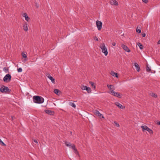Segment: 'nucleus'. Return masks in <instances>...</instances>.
I'll return each instance as SVG.
<instances>
[{"mask_svg": "<svg viewBox=\"0 0 160 160\" xmlns=\"http://www.w3.org/2000/svg\"><path fill=\"white\" fill-rule=\"evenodd\" d=\"M65 144L67 146L71 148L72 147L73 145V144H71L70 142H65Z\"/></svg>", "mask_w": 160, "mask_h": 160, "instance_id": "nucleus-16", "label": "nucleus"}, {"mask_svg": "<svg viewBox=\"0 0 160 160\" xmlns=\"http://www.w3.org/2000/svg\"><path fill=\"white\" fill-rule=\"evenodd\" d=\"M48 77V78H49L51 81L54 84L55 83V79L51 76L50 75H49Z\"/></svg>", "mask_w": 160, "mask_h": 160, "instance_id": "nucleus-14", "label": "nucleus"}, {"mask_svg": "<svg viewBox=\"0 0 160 160\" xmlns=\"http://www.w3.org/2000/svg\"><path fill=\"white\" fill-rule=\"evenodd\" d=\"M110 3L112 5L117 6L118 5V2L115 0H111L110 1Z\"/></svg>", "mask_w": 160, "mask_h": 160, "instance_id": "nucleus-8", "label": "nucleus"}, {"mask_svg": "<svg viewBox=\"0 0 160 160\" xmlns=\"http://www.w3.org/2000/svg\"><path fill=\"white\" fill-rule=\"evenodd\" d=\"M23 28L25 31H27L28 30V24L27 23H24L23 25Z\"/></svg>", "mask_w": 160, "mask_h": 160, "instance_id": "nucleus-15", "label": "nucleus"}, {"mask_svg": "<svg viewBox=\"0 0 160 160\" xmlns=\"http://www.w3.org/2000/svg\"><path fill=\"white\" fill-rule=\"evenodd\" d=\"M138 45L141 49H142L143 48V46L141 43H138Z\"/></svg>", "mask_w": 160, "mask_h": 160, "instance_id": "nucleus-25", "label": "nucleus"}, {"mask_svg": "<svg viewBox=\"0 0 160 160\" xmlns=\"http://www.w3.org/2000/svg\"><path fill=\"white\" fill-rule=\"evenodd\" d=\"M39 6V3H38L37 2H35V6L36 7L38 8Z\"/></svg>", "mask_w": 160, "mask_h": 160, "instance_id": "nucleus-37", "label": "nucleus"}, {"mask_svg": "<svg viewBox=\"0 0 160 160\" xmlns=\"http://www.w3.org/2000/svg\"><path fill=\"white\" fill-rule=\"evenodd\" d=\"M158 125H160V122L159 121V122H158Z\"/></svg>", "mask_w": 160, "mask_h": 160, "instance_id": "nucleus-44", "label": "nucleus"}, {"mask_svg": "<svg viewBox=\"0 0 160 160\" xmlns=\"http://www.w3.org/2000/svg\"><path fill=\"white\" fill-rule=\"evenodd\" d=\"M0 91L2 93H10L11 90L8 87L1 85H0Z\"/></svg>", "mask_w": 160, "mask_h": 160, "instance_id": "nucleus-2", "label": "nucleus"}, {"mask_svg": "<svg viewBox=\"0 0 160 160\" xmlns=\"http://www.w3.org/2000/svg\"><path fill=\"white\" fill-rule=\"evenodd\" d=\"M33 141H34V142H35L36 144H37V143H38V142L37 140H35V139L34 140H33Z\"/></svg>", "mask_w": 160, "mask_h": 160, "instance_id": "nucleus-38", "label": "nucleus"}, {"mask_svg": "<svg viewBox=\"0 0 160 160\" xmlns=\"http://www.w3.org/2000/svg\"><path fill=\"white\" fill-rule=\"evenodd\" d=\"M112 45L113 46H115V45H116V43L115 42H113L112 43Z\"/></svg>", "mask_w": 160, "mask_h": 160, "instance_id": "nucleus-41", "label": "nucleus"}, {"mask_svg": "<svg viewBox=\"0 0 160 160\" xmlns=\"http://www.w3.org/2000/svg\"><path fill=\"white\" fill-rule=\"evenodd\" d=\"M96 24L98 29L100 30L102 28V22L101 21H97L96 22Z\"/></svg>", "mask_w": 160, "mask_h": 160, "instance_id": "nucleus-6", "label": "nucleus"}, {"mask_svg": "<svg viewBox=\"0 0 160 160\" xmlns=\"http://www.w3.org/2000/svg\"><path fill=\"white\" fill-rule=\"evenodd\" d=\"M150 95L151 96L154 97V98H157V95L156 94L153 93H150Z\"/></svg>", "mask_w": 160, "mask_h": 160, "instance_id": "nucleus-24", "label": "nucleus"}, {"mask_svg": "<svg viewBox=\"0 0 160 160\" xmlns=\"http://www.w3.org/2000/svg\"><path fill=\"white\" fill-rule=\"evenodd\" d=\"M107 86L108 88H109V89L110 90V91H111L112 90V88H111V87L112 86V85L108 84V85H107Z\"/></svg>", "mask_w": 160, "mask_h": 160, "instance_id": "nucleus-30", "label": "nucleus"}, {"mask_svg": "<svg viewBox=\"0 0 160 160\" xmlns=\"http://www.w3.org/2000/svg\"><path fill=\"white\" fill-rule=\"evenodd\" d=\"M45 112L46 113L50 115H53L54 113V112L52 111L49 110H45Z\"/></svg>", "mask_w": 160, "mask_h": 160, "instance_id": "nucleus-11", "label": "nucleus"}, {"mask_svg": "<svg viewBox=\"0 0 160 160\" xmlns=\"http://www.w3.org/2000/svg\"><path fill=\"white\" fill-rule=\"evenodd\" d=\"M0 144L3 146H6V145L0 139Z\"/></svg>", "mask_w": 160, "mask_h": 160, "instance_id": "nucleus-28", "label": "nucleus"}, {"mask_svg": "<svg viewBox=\"0 0 160 160\" xmlns=\"http://www.w3.org/2000/svg\"><path fill=\"white\" fill-rule=\"evenodd\" d=\"M71 134H72V132H71Z\"/></svg>", "mask_w": 160, "mask_h": 160, "instance_id": "nucleus-46", "label": "nucleus"}, {"mask_svg": "<svg viewBox=\"0 0 160 160\" xmlns=\"http://www.w3.org/2000/svg\"><path fill=\"white\" fill-rule=\"evenodd\" d=\"M146 70L148 72H149L151 70V69L149 67H148V66H147V67Z\"/></svg>", "mask_w": 160, "mask_h": 160, "instance_id": "nucleus-31", "label": "nucleus"}, {"mask_svg": "<svg viewBox=\"0 0 160 160\" xmlns=\"http://www.w3.org/2000/svg\"><path fill=\"white\" fill-rule=\"evenodd\" d=\"M96 40L98 41V38H97V39H96Z\"/></svg>", "mask_w": 160, "mask_h": 160, "instance_id": "nucleus-45", "label": "nucleus"}, {"mask_svg": "<svg viewBox=\"0 0 160 160\" xmlns=\"http://www.w3.org/2000/svg\"><path fill=\"white\" fill-rule=\"evenodd\" d=\"M22 15L23 17L25 18V20L27 22H28L30 19V18L28 16L27 14L26 13H23Z\"/></svg>", "mask_w": 160, "mask_h": 160, "instance_id": "nucleus-12", "label": "nucleus"}, {"mask_svg": "<svg viewBox=\"0 0 160 160\" xmlns=\"http://www.w3.org/2000/svg\"><path fill=\"white\" fill-rule=\"evenodd\" d=\"M22 57L24 58V61H23V62L24 63L27 61V55L24 53V52H22Z\"/></svg>", "mask_w": 160, "mask_h": 160, "instance_id": "nucleus-13", "label": "nucleus"}, {"mask_svg": "<svg viewBox=\"0 0 160 160\" xmlns=\"http://www.w3.org/2000/svg\"><path fill=\"white\" fill-rule=\"evenodd\" d=\"M142 0V1L145 3H147L148 1L147 0Z\"/></svg>", "mask_w": 160, "mask_h": 160, "instance_id": "nucleus-40", "label": "nucleus"}, {"mask_svg": "<svg viewBox=\"0 0 160 160\" xmlns=\"http://www.w3.org/2000/svg\"><path fill=\"white\" fill-rule=\"evenodd\" d=\"M85 90L87 91L88 93H91L92 91L91 88H90L89 87L87 86L86 87V89H85Z\"/></svg>", "mask_w": 160, "mask_h": 160, "instance_id": "nucleus-19", "label": "nucleus"}, {"mask_svg": "<svg viewBox=\"0 0 160 160\" xmlns=\"http://www.w3.org/2000/svg\"><path fill=\"white\" fill-rule=\"evenodd\" d=\"M108 92L115 97H117L119 98H121L120 93L114 91L113 90H112L111 91Z\"/></svg>", "mask_w": 160, "mask_h": 160, "instance_id": "nucleus-4", "label": "nucleus"}, {"mask_svg": "<svg viewBox=\"0 0 160 160\" xmlns=\"http://www.w3.org/2000/svg\"><path fill=\"white\" fill-rule=\"evenodd\" d=\"M71 148H72L73 150V151L74 150L76 149V147H75V146L74 144Z\"/></svg>", "mask_w": 160, "mask_h": 160, "instance_id": "nucleus-35", "label": "nucleus"}, {"mask_svg": "<svg viewBox=\"0 0 160 160\" xmlns=\"http://www.w3.org/2000/svg\"><path fill=\"white\" fill-rule=\"evenodd\" d=\"M100 48L102 50V52L104 54L105 56H107L108 54V52L105 44L104 43L101 44Z\"/></svg>", "mask_w": 160, "mask_h": 160, "instance_id": "nucleus-3", "label": "nucleus"}, {"mask_svg": "<svg viewBox=\"0 0 160 160\" xmlns=\"http://www.w3.org/2000/svg\"><path fill=\"white\" fill-rule=\"evenodd\" d=\"M136 30V32L138 33H140L141 32V30L140 29H137Z\"/></svg>", "mask_w": 160, "mask_h": 160, "instance_id": "nucleus-36", "label": "nucleus"}, {"mask_svg": "<svg viewBox=\"0 0 160 160\" xmlns=\"http://www.w3.org/2000/svg\"><path fill=\"white\" fill-rule=\"evenodd\" d=\"M59 92V90L58 89H54V92L55 94H58V93Z\"/></svg>", "mask_w": 160, "mask_h": 160, "instance_id": "nucleus-27", "label": "nucleus"}, {"mask_svg": "<svg viewBox=\"0 0 160 160\" xmlns=\"http://www.w3.org/2000/svg\"><path fill=\"white\" fill-rule=\"evenodd\" d=\"M141 128H142V131H143L144 130L147 131L149 128H148L147 126L145 125L142 126H141Z\"/></svg>", "mask_w": 160, "mask_h": 160, "instance_id": "nucleus-18", "label": "nucleus"}, {"mask_svg": "<svg viewBox=\"0 0 160 160\" xmlns=\"http://www.w3.org/2000/svg\"><path fill=\"white\" fill-rule=\"evenodd\" d=\"M12 120H13L15 118V117H12Z\"/></svg>", "mask_w": 160, "mask_h": 160, "instance_id": "nucleus-42", "label": "nucleus"}, {"mask_svg": "<svg viewBox=\"0 0 160 160\" xmlns=\"http://www.w3.org/2000/svg\"><path fill=\"white\" fill-rule=\"evenodd\" d=\"M142 36L143 37H144L146 36V34L145 33H143L142 34Z\"/></svg>", "mask_w": 160, "mask_h": 160, "instance_id": "nucleus-39", "label": "nucleus"}, {"mask_svg": "<svg viewBox=\"0 0 160 160\" xmlns=\"http://www.w3.org/2000/svg\"><path fill=\"white\" fill-rule=\"evenodd\" d=\"M121 47L126 52H130V50L128 47L127 46L124 45V44H122Z\"/></svg>", "mask_w": 160, "mask_h": 160, "instance_id": "nucleus-7", "label": "nucleus"}, {"mask_svg": "<svg viewBox=\"0 0 160 160\" xmlns=\"http://www.w3.org/2000/svg\"><path fill=\"white\" fill-rule=\"evenodd\" d=\"M73 152L77 155H79V153L78 152V150L77 149L76 150H73Z\"/></svg>", "mask_w": 160, "mask_h": 160, "instance_id": "nucleus-33", "label": "nucleus"}, {"mask_svg": "<svg viewBox=\"0 0 160 160\" xmlns=\"http://www.w3.org/2000/svg\"><path fill=\"white\" fill-rule=\"evenodd\" d=\"M11 76L9 74H6L3 78V80L4 82H10L11 80Z\"/></svg>", "mask_w": 160, "mask_h": 160, "instance_id": "nucleus-5", "label": "nucleus"}, {"mask_svg": "<svg viewBox=\"0 0 160 160\" xmlns=\"http://www.w3.org/2000/svg\"><path fill=\"white\" fill-rule=\"evenodd\" d=\"M115 105L119 108L122 109H123L125 108V107L122 106L121 104L119 103L118 102H117L115 103Z\"/></svg>", "mask_w": 160, "mask_h": 160, "instance_id": "nucleus-10", "label": "nucleus"}, {"mask_svg": "<svg viewBox=\"0 0 160 160\" xmlns=\"http://www.w3.org/2000/svg\"><path fill=\"white\" fill-rule=\"evenodd\" d=\"M33 102L36 103L41 104L44 102V99L39 96H34L33 98Z\"/></svg>", "mask_w": 160, "mask_h": 160, "instance_id": "nucleus-1", "label": "nucleus"}, {"mask_svg": "<svg viewBox=\"0 0 160 160\" xmlns=\"http://www.w3.org/2000/svg\"><path fill=\"white\" fill-rule=\"evenodd\" d=\"M87 86H84V85H82L81 86V88L82 89V90H85V89H86V88Z\"/></svg>", "mask_w": 160, "mask_h": 160, "instance_id": "nucleus-29", "label": "nucleus"}, {"mask_svg": "<svg viewBox=\"0 0 160 160\" xmlns=\"http://www.w3.org/2000/svg\"><path fill=\"white\" fill-rule=\"evenodd\" d=\"M18 72H21L22 71V68H20L18 69Z\"/></svg>", "mask_w": 160, "mask_h": 160, "instance_id": "nucleus-34", "label": "nucleus"}, {"mask_svg": "<svg viewBox=\"0 0 160 160\" xmlns=\"http://www.w3.org/2000/svg\"><path fill=\"white\" fill-rule=\"evenodd\" d=\"M134 66L136 67V68L137 71L138 72H139V71L140 69L139 66L138 65V63H134Z\"/></svg>", "mask_w": 160, "mask_h": 160, "instance_id": "nucleus-17", "label": "nucleus"}, {"mask_svg": "<svg viewBox=\"0 0 160 160\" xmlns=\"http://www.w3.org/2000/svg\"><path fill=\"white\" fill-rule=\"evenodd\" d=\"M158 44H160V40H159L158 41Z\"/></svg>", "mask_w": 160, "mask_h": 160, "instance_id": "nucleus-43", "label": "nucleus"}, {"mask_svg": "<svg viewBox=\"0 0 160 160\" xmlns=\"http://www.w3.org/2000/svg\"><path fill=\"white\" fill-rule=\"evenodd\" d=\"M69 105L70 106H72V107H73L74 108H76V105L74 104V103L73 102H69Z\"/></svg>", "mask_w": 160, "mask_h": 160, "instance_id": "nucleus-20", "label": "nucleus"}, {"mask_svg": "<svg viewBox=\"0 0 160 160\" xmlns=\"http://www.w3.org/2000/svg\"><path fill=\"white\" fill-rule=\"evenodd\" d=\"M89 83L92 85V88H93L94 89H95L96 88L95 85H94V83L92 82H90Z\"/></svg>", "mask_w": 160, "mask_h": 160, "instance_id": "nucleus-21", "label": "nucleus"}, {"mask_svg": "<svg viewBox=\"0 0 160 160\" xmlns=\"http://www.w3.org/2000/svg\"><path fill=\"white\" fill-rule=\"evenodd\" d=\"M114 123L115 124V125L117 127H119L120 126L116 122H114Z\"/></svg>", "mask_w": 160, "mask_h": 160, "instance_id": "nucleus-32", "label": "nucleus"}, {"mask_svg": "<svg viewBox=\"0 0 160 160\" xmlns=\"http://www.w3.org/2000/svg\"><path fill=\"white\" fill-rule=\"evenodd\" d=\"M111 74L112 75L115 76L116 77H118V75L117 73L116 72H115L113 71L111 72Z\"/></svg>", "mask_w": 160, "mask_h": 160, "instance_id": "nucleus-22", "label": "nucleus"}, {"mask_svg": "<svg viewBox=\"0 0 160 160\" xmlns=\"http://www.w3.org/2000/svg\"><path fill=\"white\" fill-rule=\"evenodd\" d=\"M94 113L96 115L99 117H100L101 116H102V118H104V117L102 116V115L97 110H95L94 111Z\"/></svg>", "mask_w": 160, "mask_h": 160, "instance_id": "nucleus-9", "label": "nucleus"}, {"mask_svg": "<svg viewBox=\"0 0 160 160\" xmlns=\"http://www.w3.org/2000/svg\"><path fill=\"white\" fill-rule=\"evenodd\" d=\"M3 70L6 72V73H8L9 72V69L8 68H6V67H4L3 68Z\"/></svg>", "mask_w": 160, "mask_h": 160, "instance_id": "nucleus-23", "label": "nucleus"}, {"mask_svg": "<svg viewBox=\"0 0 160 160\" xmlns=\"http://www.w3.org/2000/svg\"><path fill=\"white\" fill-rule=\"evenodd\" d=\"M147 131H148L150 134H152L153 133L152 130L149 128Z\"/></svg>", "mask_w": 160, "mask_h": 160, "instance_id": "nucleus-26", "label": "nucleus"}]
</instances>
